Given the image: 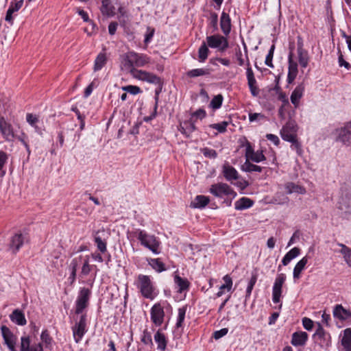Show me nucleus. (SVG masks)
Masks as SVG:
<instances>
[{
  "label": "nucleus",
  "mask_w": 351,
  "mask_h": 351,
  "mask_svg": "<svg viewBox=\"0 0 351 351\" xmlns=\"http://www.w3.org/2000/svg\"><path fill=\"white\" fill-rule=\"evenodd\" d=\"M289 142L291 143V147H290L291 149L292 150L295 151L297 154L298 156H301L302 155V154H303V150H302V145L298 141V138H295L292 141H289Z\"/></svg>",
  "instance_id": "nucleus-47"
},
{
  "label": "nucleus",
  "mask_w": 351,
  "mask_h": 351,
  "mask_svg": "<svg viewBox=\"0 0 351 351\" xmlns=\"http://www.w3.org/2000/svg\"><path fill=\"white\" fill-rule=\"evenodd\" d=\"M276 90L278 93V99L281 101L285 106L289 104V99L287 97V95L282 92L279 87H276Z\"/></svg>",
  "instance_id": "nucleus-59"
},
{
  "label": "nucleus",
  "mask_w": 351,
  "mask_h": 351,
  "mask_svg": "<svg viewBox=\"0 0 351 351\" xmlns=\"http://www.w3.org/2000/svg\"><path fill=\"white\" fill-rule=\"evenodd\" d=\"M315 342L322 349L328 350L331 346V337L319 323H317V328L313 335Z\"/></svg>",
  "instance_id": "nucleus-8"
},
{
  "label": "nucleus",
  "mask_w": 351,
  "mask_h": 351,
  "mask_svg": "<svg viewBox=\"0 0 351 351\" xmlns=\"http://www.w3.org/2000/svg\"><path fill=\"white\" fill-rule=\"evenodd\" d=\"M308 257L307 256H305L300 261H299L297 263V264L295 265V266L293 269V276L295 279L300 278L301 272L304 269L306 265L308 263Z\"/></svg>",
  "instance_id": "nucleus-37"
},
{
  "label": "nucleus",
  "mask_w": 351,
  "mask_h": 351,
  "mask_svg": "<svg viewBox=\"0 0 351 351\" xmlns=\"http://www.w3.org/2000/svg\"><path fill=\"white\" fill-rule=\"evenodd\" d=\"M248 115L250 122H259L266 120V117L262 113L250 112Z\"/></svg>",
  "instance_id": "nucleus-51"
},
{
  "label": "nucleus",
  "mask_w": 351,
  "mask_h": 351,
  "mask_svg": "<svg viewBox=\"0 0 351 351\" xmlns=\"http://www.w3.org/2000/svg\"><path fill=\"white\" fill-rule=\"evenodd\" d=\"M285 188L287 190V193L288 194H291L293 193L304 194L306 193V189L303 186L295 184L291 182L285 184Z\"/></svg>",
  "instance_id": "nucleus-38"
},
{
  "label": "nucleus",
  "mask_w": 351,
  "mask_h": 351,
  "mask_svg": "<svg viewBox=\"0 0 351 351\" xmlns=\"http://www.w3.org/2000/svg\"><path fill=\"white\" fill-rule=\"evenodd\" d=\"M231 26L230 15L224 11L222 12L220 17V27L223 35L226 36L229 35L231 31Z\"/></svg>",
  "instance_id": "nucleus-22"
},
{
  "label": "nucleus",
  "mask_w": 351,
  "mask_h": 351,
  "mask_svg": "<svg viewBox=\"0 0 351 351\" xmlns=\"http://www.w3.org/2000/svg\"><path fill=\"white\" fill-rule=\"evenodd\" d=\"M0 131L6 141L13 140L14 132L12 125L3 117H0Z\"/></svg>",
  "instance_id": "nucleus-19"
},
{
  "label": "nucleus",
  "mask_w": 351,
  "mask_h": 351,
  "mask_svg": "<svg viewBox=\"0 0 351 351\" xmlns=\"http://www.w3.org/2000/svg\"><path fill=\"white\" fill-rule=\"evenodd\" d=\"M141 341L145 345L152 346L153 342L151 333L147 330H144L141 337Z\"/></svg>",
  "instance_id": "nucleus-55"
},
{
  "label": "nucleus",
  "mask_w": 351,
  "mask_h": 351,
  "mask_svg": "<svg viewBox=\"0 0 351 351\" xmlns=\"http://www.w3.org/2000/svg\"><path fill=\"white\" fill-rule=\"evenodd\" d=\"M246 75L247 79V84L251 94L254 97L258 96L259 95L260 90L256 86V80L255 79L252 67H247Z\"/></svg>",
  "instance_id": "nucleus-18"
},
{
  "label": "nucleus",
  "mask_w": 351,
  "mask_h": 351,
  "mask_svg": "<svg viewBox=\"0 0 351 351\" xmlns=\"http://www.w3.org/2000/svg\"><path fill=\"white\" fill-rule=\"evenodd\" d=\"M155 29L153 27H147V32L145 35V40L144 42L145 44H148L151 42L152 40V38L154 35Z\"/></svg>",
  "instance_id": "nucleus-57"
},
{
  "label": "nucleus",
  "mask_w": 351,
  "mask_h": 351,
  "mask_svg": "<svg viewBox=\"0 0 351 351\" xmlns=\"http://www.w3.org/2000/svg\"><path fill=\"white\" fill-rule=\"evenodd\" d=\"M16 12V11L13 9L12 7L10 5L8 10H7L5 20L8 22L10 24H13V16L12 14Z\"/></svg>",
  "instance_id": "nucleus-62"
},
{
  "label": "nucleus",
  "mask_w": 351,
  "mask_h": 351,
  "mask_svg": "<svg viewBox=\"0 0 351 351\" xmlns=\"http://www.w3.org/2000/svg\"><path fill=\"white\" fill-rule=\"evenodd\" d=\"M10 318L12 322L19 326H24L27 323L24 313L19 309L14 310L10 314Z\"/></svg>",
  "instance_id": "nucleus-30"
},
{
  "label": "nucleus",
  "mask_w": 351,
  "mask_h": 351,
  "mask_svg": "<svg viewBox=\"0 0 351 351\" xmlns=\"http://www.w3.org/2000/svg\"><path fill=\"white\" fill-rule=\"evenodd\" d=\"M298 125L294 121H289L280 130L281 138L285 141H292L298 138Z\"/></svg>",
  "instance_id": "nucleus-10"
},
{
  "label": "nucleus",
  "mask_w": 351,
  "mask_h": 351,
  "mask_svg": "<svg viewBox=\"0 0 351 351\" xmlns=\"http://www.w3.org/2000/svg\"><path fill=\"white\" fill-rule=\"evenodd\" d=\"M148 264L157 273H161L169 269V267L166 266L160 258H149Z\"/></svg>",
  "instance_id": "nucleus-28"
},
{
  "label": "nucleus",
  "mask_w": 351,
  "mask_h": 351,
  "mask_svg": "<svg viewBox=\"0 0 351 351\" xmlns=\"http://www.w3.org/2000/svg\"><path fill=\"white\" fill-rule=\"evenodd\" d=\"M256 281H257V276H256V274H253L247 283V286L246 291H245V300H247L250 298V297L252 294V291L253 290V288H254Z\"/></svg>",
  "instance_id": "nucleus-43"
},
{
  "label": "nucleus",
  "mask_w": 351,
  "mask_h": 351,
  "mask_svg": "<svg viewBox=\"0 0 351 351\" xmlns=\"http://www.w3.org/2000/svg\"><path fill=\"white\" fill-rule=\"evenodd\" d=\"M100 10L103 15L108 17L115 14V8L110 0H102Z\"/></svg>",
  "instance_id": "nucleus-29"
},
{
  "label": "nucleus",
  "mask_w": 351,
  "mask_h": 351,
  "mask_svg": "<svg viewBox=\"0 0 351 351\" xmlns=\"http://www.w3.org/2000/svg\"><path fill=\"white\" fill-rule=\"evenodd\" d=\"M71 275H70L69 279L71 280V282H73L75 280L77 266V262L75 258L72 261V262L71 263Z\"/></svg>",
  "instance_id": "nucleus-54"
},
{
  "label": "nucleus",
  "mask_w": 351,
  "mask_h": 351,
  "mask_svg": "<svg viewBox=\"0 0 351 351\" xmlns=\"http://www.w3.org/2000/svg\"><path fill=\"white\" fill-rule=\"evenodd\" d=\"M333 315L335 318L341 321L351 320V311L344 308L341 304L335 307Z\"/></svg>",
  "instance_id": "nucleus-23"
},
{
  "label": "nucleus",
  "mask_w": 351,
  "mask_h": 351,
  "mask_svg": "<svg viewBox=\"0 0 351 351\" xmlns=\"http://www.w3.org/2000/svg\"><path fill=\"white\" fill-rule=\"evenodd\" d=\"M89 256L86 255L83 258V265L81 269V275L82 276H88L91 271H95V276L97 275L99 271L97 267L95 265H90Z\"/></svg>",
  "instance_id": "nucleus-26"
},
{
  "label": "nucleus",
  "mask_w": 351,
  "mask_h": 351,
  "mask_svg": "<svg viewBox=\"0 0 351 351\" xmlns=\"http://www.w3.org/2000/svg\"><path fill=\"white\" fill-rule=\"evenodd\" d=\"M154 338L157 343V348L161 351H165L167 344V340L165 334L160 330H158L154 334Z\"/></svg>",
  "instance_id": "nucleus-31"
},
{
  "label": "nucleus",
  "mask_w": 351,
  "mask_h": 351,
  "mask_svg": "<svg viewBox=\"0 0 351 351\" xmlns=\"http://www.w3.org/2000/svg\"><path fill=\"white\" fill-rule=\"evenodd\" d=\"M21 351H43V347L41 343L30 346L29 337L23 336L21 339Z\"/></svg>",
  "instance_id": "nucleus-27"
},
{
  "label": "nucleus",
  "mask_w": 351,
  "mask_h": 351,
  "mask_svg": "<svg viewBox=\"0 0 351 351\" xmlns=\"http://www.w3.org/2000/svg\"><path fill=\"white\" fill-rule=\"evenodd\" d=\"M150 318L156 326H161L165 319L164 307L161 303L154 304L150 309Z\"/></svg>",
  "instance_id": "nucleus-14"
},
{
  "label": "nucleus",
  "mask_w": 351,
  "mask_h": 351,
  "mask_svg": "<svg viewBox=\"0 0 351 351\" xmlns=\"http://www.w3.org/2000/svg\"><path fill=\"white\" fill-rule=\"evenodd\" d=\"M73 336L76 343H79L87 332L86 316L82 315L78 322L72 327Z\"/></svg>",
  "instance_id": "nucleus-15"
},
{
  "label": "nucleus",
  "mask_w": 351,
  "mask_h": 351,
  "mask_svg": "<svg viewBox=\"0 0 351 351\" xmlns=\"http://www.w3.org/2000/svg\"><path fill=\"white\" fill-rule=\"evenodd\" d=\"M298 67H289V73L287 76V81L291 83L295 78L298 73Z\"/></svg>",
  "instance_id": "nucleus-58"
},
{
  "label": "nucleus",
  "mask_w": 351,
  "mask_h": 351,
  "mask_svg": "<svg viewBox=\"0 0 351 351\" xmlns=\"http://www.w3.org/2000/svg\"><path fill=\"white\" fill-rule=\"evenodd\" d=\"M210 199L204 195H197L191 202L190 206L194 208H203L208 204Z\"/></svg>",
  "instance_id": "nucleus-32"
},
{
  "label": "nucleus",
  "mask_w": 351,
  "mask_h": 351,
  "mask_svg": "<svg viewBox=\"0 0 351 351\" xmlns=\"http://www.w3.org/2000/svg\"><path fill=\"white\" fill-rule=\"evenodd\" d=\"M341 342L345 351H351V328L343 330Z\"/></svg>",
  "instance_id": "nucleus-36"
},
{
  "label": "nucleus",
  "mask_w": 351,
  "mask_h": 351,
  "mask_svg": "<svg viewBox=\"0 0 351 351\" xmlns=\"http://www.w3.org/2000/svg\"><path fill=\"white\" fill-rule=\"evenodd\" d=\"M90 293L91 292L88 288L82 287L80 289L75 302V313H82L84 309L87 307Z\"/></svg>",
  "instance_id": "nucleus-12"
},
{
  "label": "nucleus",
  "mask_w": 351,
  "mask_h": 351,
  "mask_svg": "<svg viewBox=\"0 0 351 351\" xmlns=\"http://www.w3.org/2000/svg\"><path fill=\"white\" fill-rule=\"evenodd\" d=\"M209 48L214 49L217 53H223L229 48V41L225 35L215 34L207 36L198 50L199 58L204 61L208 56Z\"/></svg>",
  "instance_id": "nucleus-1"
},
{
  "label": "nucleus",
  "mask_w": 351,
  "mask_h": 351,
  "mask_svg": "<svg viewBox=\"0 0 351 351\" xmlns=\"http://www.w3.org/2000/svg\"><path fill=\"white\" fill-rule=\"evenodd\" d=\"M16 12V11L13 9L12 7L10 5L8 10H7L5 20L8 22L10 24H13V16L12 14Z\"/></svg>",
  "instance_id": "nucleus-61"
},
{
  "label": "nucleus",
  "mask_w": 351,
  "mask_h": 351,
  "mask_svg": "<svg viewBox=\"0 0 351 351\" xmlns=\"http://www.w3.org/2000/svg\"><path fill=\"white\" fill-rule=\"evenodd\" d=\"M201 153L208 158H216L217 157V153L215 149L204 147L200 149Z\"/></svg>",
  "instance_id": "nucleus-50"
},
{
  "label": "nucleus",
  "mask_w": 351,
  "mask_h": 351,
  "mask_svg": "<svg viewBox=\"0 0 351 351\" xmlns=\"http://www.w3.org/2000/svg\"><path fill=\"white\" fill-rule=\"evenodd\" d=\"M147 57L134 51H129L123 56L125 66H144L147 64Z\"/></svg>",
  "instance_id": "nucleus-11"
},
{
  "label": "nucleus",
  "mask_w": 351,
  "mask_h": 351,
  "mask_svg": "<svg viewBox=\"0 0 351 351\" xmlns=\"http://www.w3.org/2000/svg\"><path fill=\"white\" fill-rule=\"evenodd\" d=\"M275 49V45H272L266 55V56L264 58V62L267 66H274L272 64V59L274 56V51Z\"/></svg>",
  "instance_id": "nucleus-52"
},
{
  "label": "nucleus",
  "mask_w": 351,
  "mask_h": 351,
  "mask_svg": "<svg viewBox=\"0 0 351 351\" xmlns=\"http://www.w3.org/2000/svg\"><path fill=\"white\" fill-rule=\"evenodd\" d=\"M228 332V328H221L219 330L215 331L213 333V337L215 339H219L223 337V336L226 335Z\"/></svg>",
  "instance_id": "nucleus-63"
},
{
  "label": "nucleus",
  "mask_w": 351,
  "mask_h": 351,
  "mask_svg": "<svg viewBox=\"0 0 351 351\" xmlns=\"http://www.w3.org/2000/svg\"><path fill=\"white\" fill-rule=\"evenodd\" d=\"M27 121L33 127H35L36 128V124L37 122H38V117L36 115H34L32 114H27Z\"/></svg>",
  "instance_id": "nucleus-64"
},
{
  "label": "nucleus",
  "mask_w": 351,
  "mask_h": 351,
  "mask_svg": "<svg viewBox=\"0 0 351 351\" xmlns=\"http://www.w3.org/2000/svg\"><path fill=\"white\" fill-rule=\"evenodd\" d=\"M135 284L141 295L146 299L153 300L158 293L150 276L139 274Z\"/></svg>",
  "instance_id": "nucleus-3"
},
{
  "label": "nucleus",
  "mask_w": 351,
  "mask_h": 351,
  "mask_svg": "<svg viewBox=\"0 0 351 351\" xmlns=\"http://www.w3.org/2000/svg\"><path fill=\"white\" fill-rule=\"evenodd\" d=\"M209 192L217 198L226 197L223 203L227 206H231L232 199L237 195L231 186L223 182L212 184L209 189Z\"/></svg>",
  "instance_id": "nucleus-4"
},
{
  "label": "nucleus",
  "mask_w": 351,
  "mask_h": 351,
  "mask_svg": "<svg viewBox=\"0 0 351 351\" xmlns=\"http://www.w3.org/2000/svg\"><path fill=\"white\" fill-rule=\"evenodd\" d=\"M241 146L245 147V156L246 160H252L254 162H260L266 159L263 151L258 150L255 152L250 142L246 138H243Z\"/></svg>",
  "instance_id": "nucleus-9"
},
{
  "label": "nucleus",
  "mask_w": 351,
  "mask_h": 351,
  "mask_svg": "<svg viewBox=\"0 0 351 351\" xmlns=\"http://www.w3.org/2000/svg\"><path fill=\"white\" fill-rule=\"evenodd\" d=\"M223 280L225 282V284L222 285L219 287V291L216 293V296L217 298H219L223 295L225 289H227L228 291H230L232 287V280L230 276H224Z\"/></svg>",
  "instance_id": "nucleus-39"
},
{
  "label": "nucleus",
  "mask_w": 351,
  "mask_h": 351,
  "mask_svg": "<svg viewBox=\"0 0 351 351\" xmlns=\"http://www.w3.org/2000/svg\"><path fill=\"white\" fill-rule=\"evenodd\" d=\"M308 337V335L306 332H295L292 334L291 343L294 346H302L306 344Z\"/></svg>",
  "instance_id": "nucleus-20"
},
{
  "label": "nucleus",
  "mask_w": 351,
  "mask_h": 351,
  "mask_svg": "<svg viewBox=\"0 0 351 351\" xmlns=\"http://www.w3.org/2000/svg\"><path fill=\"white\" fill-rule=\"evenodd\" d=\"M210 71L207 69H195L189 71L187 75L190 77H196L199 76L206 75L209 74Z\"/></svg>",
  "instance_id": "nucleus-44"
},
{
  "label": "nucleus",
  "mask_w": 351,
  "mask_h": 351,
  "mask_svg": "<svg viewBox=\"0 0 351 351\" xmlns=\"http://www.w3.org/2000/svg\"><path fill=\"white\" fill-rule=\"evenodd\" d=\"M122 90H124L126 93H128L131 95H136L142 92L140 87L134 85H128L123 86Z\"/></svg>",
  "instance_id": "nucleus-46"
},
{
  "label": "nucleus",
  "mask_w": 351,
  "mask_h": 351,
  "mask_svg": "<svg viewBox=\"0 0 351 351\" xmlns=\"http://www.w3.org/2000/svg\"><path fill=\"white\" fill-rule=\"evenodd\" d=\"M262 169L261 166L252 164L247 160L241 166V170L245 172H261Z\"/></svg>",
  "instance_id": "nucleus-40"
},
{
  "label": "nucleus",
  "mask_w": 351,
  "mask_h": 351,
  "mask_svg": "<svg viewBox=\"0 0 351 351\" xmlns=\"http://www.w3.org/2000/svg\"><path fill=\"white\" fill-rule=\"evenodd\" d=\"M24 243V237L22 234H16L12 237L10 247L13 252L18 251Z\"/></svg>",
  "instance_id": "nucleus-34"
},
{
  "label": "nucleus",
  "mask_w": 351,
  "mask_h": 351,
  "mask_svg": "<svg viewBox=\"0 0 351 351\" xmlns=\"http://www.w3.org/2000/svg\"><path fill=\"white\" fill-rule=\"evenodd\" d=\"M254 202L248 197H241L234 203V208L237 210H243L251 208Z\"/></svg>",
  "instance_id": "nucleus-35"
},
{
  "label": "nucleus",
  "mask_w": 351,
  "mask_h": 351,
  "mask_svg": "<svg viewBox=\"0 0 351 351\" xmlns=\"http://www.w3.org/2000/svg\"><path fill=\"white\" fill-rule=\"evenodd\" d=\"M187 310V306H183L178 310V317L176 320V326L177 328H181L183 326V323L185 319L186 312Z\"/></svg>",
  "instance_id": "nucleus-41"
},
{
  "label": "nucleus",
  "mask_w": 351,
  "mask_h": 351,
  "mask_svg": "<svg viewBox=\"0 0 351 351\" xmlns=\"http://www.w3.org/2000/svg\"><path fill=\"white\" fill-rule=\"evenodd\" d=\"M179 130L186 137H189L191 134L196 130L195 122L190 119L188 121H185L180 123L179 126Z\"/></svg>",
  "instance_id": "nucleus-24"
},
{
  "label": "nucleus",
  "mask_w": 351,
  "mask_h": 351,
  "mask_svg": "<svg viewBox=\"0 0 351 351\" xmlns=\"http://www.w3.org/2000/svg\"><path fill=\"white\" fill-rule=\"evenodd\" d=\"M286 280V275L285 274H278L274 280L272 287V301L277 304L280 302L282 293V286Z\"/></svg>",
  "instance_id": "nucleus-13"
},
{
  "label": "nucleus",
  "mask_w": 351,
  "mask_h": 351,
  "mask_svg": "<svg viewBox=\"0 0 351 351\" xmlns=\"http://www.w3.org/2000/svg\"><path fill=\"white\" fill-rule=\"evenodd\" d=\"M98 84L99 82L97 80H93V82L86 88L84 93V97L85 98L88 97L91 95L94 88L97 87Z\"/></svg>",
  "instance_id": "nucleus-53"
},
{
  "label": "nucleus",
  "mask_w": 351,
  "mask_h": 351,
  "mask_svg": "<svg viewBox=\"0 0 351 351\" xmlns=\"http://www.w3.org/2000/svg\"><path fill=\"white\" fill-rule=\"evenodd\" d=\"M304 93V87L299 85L295 87L291 95V101L294 105L295 108L299 106L300 99L302 98Z\"/></svg>",
  "instance_id": "nucleus-33"
},
{
  "label": "nucleus",
  "mask_w": 351,
  "mask_h": 351,
  "mask_svg": "<svg viewBox=\"0 0 351 351\" xmlns=\"http://www.w3.org/2000/svg\"><path fill=\"white\" fill-rule=\"evenodd\" d=\"M223 175L226 180L232 183L233 180H237L239 178V173L236 169L229 165H224L223 166Z\"/></svg>",
  "instance_id": "nucleus-25"
},
{
  "label": "nucleus",
  "mask_w": 351,
  "mask_h": 351,
  "mask_svg": "<svg viewBox=\"0 0 351 351\" xmlns=\"http://www.w3.org/2000/svg\"><path fill=\"white\" fill-rule=\"evenodd\" d=\"M106 231L104 229L97 231L94 235V241L97 245L98 250L101 253H104L107 251V243L105 239L102 238L101 235L105 234Z\"/></svg>",
  "instance_id": "nucleus-21"
},
{
  "label": "nucleus",
  "mask_w": 351,
  "mask_h": 351,
  "mask_svg": "<svg viewBox=\"0 0 351 351\" xmlns=\"http://www.w3.org/2000/svg\"><path fill=\"white\" fill-rule=\"evenodd\" d=\"M130 73L134 78L136 80L158 86L155 90V104L154 107V112L152 113L149 119L154 118L157 114L159 95L162 92V89L163 82L162 79L152 73L142 69H138L136 67H130Z\"/></svg>",
  "instance_id": "nucleus-2"
},
{
  "label": "nucleus",
  "mask_w": 351,
  "mask_h": 351,
  "mask_svg": "<svg viewBox=\"0 0 351 351\" xmlns=\"http://www.w3.org/2000/svg\"><path fill=\"white\" fill-rule=\"evenodd\" d=\"M302 325L306 330H311L313 328V322L310 318L304 317L302 319Z\"/></svg>",
  "instance_id": "nucleus-60"
},
{
  "label": "nucleus",
  "mask_w": 351,
  "mask_h": 351,
  "mask_svg": "<svg viewBox=\"0 0 351 351\" xmlns=\"http://www.w3.org/2000/svg\"><path fill=\"white\" fill-rule=\"evenodd\" d=\"M173 281L178 293H182L189 291L190 282L187 278L180 276L178 271L173 273Z\"/></svg>",
  "instance_id": "nucleus-16"
},
{
  "label": "nucleus",
  "mask_w": 351,
  "mask_h": 351,
  "mask_svg": "<svg viewBox=\"0 0 351 351\" xmlns=\"http://www.w3.org/2000/svg\"><path fill=\"white\" fill-rule=\"evenodd\" d=\"M1 330L3 338L4 339V342L7 345L9 350L10 351H16L15 348L16 339L10 330L7 326H2L1 327Z\"/></svg>",
  "instance_id": "nucleus-17"
},
{
  "label": "nucleus",
  "mask_w": 351,
  "mask_h": 351,
  "mask_svg": "<svg viewBox=\"0 0 351 351\" xmlns=\"http://www.w3.org/2000/svg\"><path fill=\"white\" fill-rule=\"evenodd\" d=\"M228 123L227 121H222L218 123H213L209 125L210 128L217 130L219 133H224L226 131Z\"/></svg>",
  "instance_id": "nucleus-49"
},
{
  "label": "nucleus",
  "mask_w": 351,
  "mask_h": 351,
  "mask_svg": "<svg viewBox=\"0 0 351 351\" xmlns=\"http://www.w3.org/2000/svg\"><path fill=\"white\" fill-rule=\"evenodd\" d=\"M132 234L138 239L143 246L151 250L154 254H158L160 253V242L154 235L149 234L141 229H136Z\"/></svg>",
  "instance_id": "nucleus-5"
},
{
  "label": "nucleus",
  "mask_w": 351,
  "mask_h": 351,
  "mask_svg": "<svg viewBox=\"0 0 351 351\" xmlns=\"http://www.w3.org/2000/svg\"><path fill=\"white\" fill-rule=\"evenodd\" d=\"M107 61L106 53H100L97 56L95 60V65L94 66H104Z\"/></svg>",
  "instance_id": "nucleus-56"
},
{
  "label": "nucleus",
  "mask_w": 351,
  "mask_h": 351,
  "mask_svg": "<svg viewBox=\"0 0 351 351\" xmlns=\"http://www.w3.org/2000/svg\"><path fill=\"white\" fill-rule=\"evenodd\" d=\"M223 99V97L221 95H217L215 96L212 99V100L209 104L210 108H211L214 110L220 108L222 105Z\"/></svg>",
  "instance_id": "nucleus-45"
},
{
  "label": "nucleus",
  "mask_w": 351,
  "mask_h": 351,
  "mask_svg": "<svg viewBox=\"0 0 351 351\" xmlns=\"http://www.w3.org/2000/svg\"><path fill=\"white\" fill-rule=\"evenodd\" d=\"M208 26L213 29L212 32H215L218 29V14L214 12H210L208 17Z\"/></svg>",
  "instance_id": "nucleus-42"
},
{
  "label": "nucleus",
  "mask_w": 351,
  "mask_h": 351,
  "mask_svg": "<svg viewBox=\"0 0 351 351\" xmlns=\"http://www.w3.org/2000/svg\"><path fill=\"white\" fill-rule=\"evenodd\" d=\"M338 245L341 247L340 252L343 254L345 261L348 263L350 261L351 250L342 243H338Z\"/></svg>",
  "instance_id": "nucleus-48"
},
{
  "label": "nucleus",
  "mask_w": 351,
  "mask_h": 351,
  "mask_svg": "<svg viewBox=\"0 0 351 351\" xmlns=\"http://www.w3.org/2000/svg\"><path fill=\"white\" fill-rule=\"evenodd\" d=\"M308 53L305 49H294L290 47L289 54V66H307L308 63Z\"/></svg>",
  "instance_id": "nucleus-6"
},
{
  "label": "nucleus",
  "mask_w": 351,
  "mask_h": 351,
  "mask_svg": "<svg viewBox=\"0 0 351 351\" xmlns=\"http://www.w3.org/2000/svg\"><path fill=\"white\" fill-rule=\"evenodd\" d=\"M334 133L337 142H340L347 147L351 146V121L345 123L342 127L335 129Z\"/></svg>",
  "instance_id": "nucleus-7"
}]
</instances>
